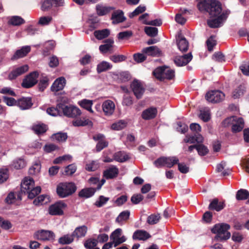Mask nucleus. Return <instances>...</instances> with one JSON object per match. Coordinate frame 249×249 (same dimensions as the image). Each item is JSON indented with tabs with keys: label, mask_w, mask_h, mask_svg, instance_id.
<instances>
[{
	"label": "nucleus",
	"mask_w": 249,
	"mask_h": 249,
	"mask_svg": "<svg viewBox=\"0 0 249 249\" xmlns=\"http://www.w3.org/2000/svg\"><path fill=\"white\" fill-rule=\"evenodd\" d=\"M197 7L202 13H209L211 17L218 16L222 11L221 3L215 0H199Z\"/></svg>",
	"instance_id": "obj_1"
},
{
	"label": "nucleus",
	"mask_w": 249,
	"mask_h": 249,
	"mask_svg": "<svg viewBox=\"0 0 249 249\" xmlns=\"http://www.w3.org/2000/svg\"><path fill=\"white\" fill-rule=\"evenodd\" d=\"M230 229V225L226 223H221L215 225L211 229L213 233L216 234L215 238L217 239L227 240L231 237V233L228 231Z\"/></svg>",
	"instance_id": "obj_2"
},
{
	"label": "nucleus",
	"mask_w": 249,
	"mask_h": 249,
	"mask_svg": "<svg viewBox=\"0 0 249 249\" xmlns=\"http://www.w3.org/2000/svg\"><path fill=\"white\" fill-rule=\"evenodd\" d=\"M76 190V186L72 182L59 183L56 188V193L61 198L68 197L73 194Z\"/></svg>",
	"instance_id": "obj_3"
},
{
	"label": "nucleus",
	"mask_w": 249,
	"mask_h": 249,
	"mask_svg": "<svg viewBox=\"0 0 249 249\" xmlns=\"http://www.w3.org/2000/svg\"><path fill=\"white\" fill-rule=\"evenodd\" d=\"M153 73L155 77L160 81H163L165 79L172 80L175 76L174 70L165 67L157 68Z\"/></svg>",
	"instance_id": "obj_4"
},
{
	"label": "nucleus",
	"mask_w": 249,
	"mask_h": 249,
	"mask_svg": "<svg viewBox=\"0 0 249 249\" xmlns=\"http://www.w3.org/2000/svg\"><path fill=\"white\" fill-rule=\"evenodd\" d=\"M179 161L178 159L176 156L161 157L154 161V164L157 167L165 166L171 168Z\"/></svg>",
	"instance_id": "obj_5"
},
{
	"label": "nucleus",
	"mask_w": 249,
	"mask_h": 249,
	"mask_svg": "<svg viewBox=\"0 0 249 249\" xmlns=\"http://www.w3.org/2000/svg\"><path fill=\"white\" fill-rule=\"evenodd\" d=\"M67 204L62 201L55 202L49 208V213L52 215H61L64 214V210L67 208Z\"/></svg>",
	"instance_id": "obj_6"
},
{
	"label": "nucleus",
	"mask_w": 249,
	"mask_h": 249,
	"mask_svg": "<svg viewBox=\"0 0 249 249\" xmlns=\"http://www.w3.org/2000/svg\"><path fill=\"white\" fill-rule=\"evenodd\" d=\"M225 94L220 90H212L208 92L206 95V99L213 103H219L224 100Z\"/></svg>",
	"instance_id": "obj_7"
},
{
	"label": "nucleus",
	"mask_w": 249,
	"mask_h": 249,
	"mask_svg": "<svg viewBox=\"0 0 249 249\" xmlns=\"http://www.w3.org/2000/svg\"><path fill=\"white\" fill-rule=\"evenodd\" d=\"M230 13L229 11H226L218 16L216 18L208 19L207 22L208 26L212 28L220 27L222 23L227 19Z\"/></svg>",
	"instance_id": "obj_8"
},
{
	"label": "nucleus",
	"mask_w": 249,
	"mask_h": 249,
	"mask_svg": "<svg viewBox=\"0 0 249 249\" xmlns=\"http://www.w3.org/2000/svg\"><path fill=\"white\" fill-rule=\"evenodd\" d=\"M38 73L36 71L31 72L23 80L21 86L25 88H30L37 83Z\"/></svg>",
	"instance_id": "obj_9"
},
{
	"label": "nucleus",
	"mask_w": 249,
	"mask_h": 249,
	"mask_svg": "<svg viewBox=\"0 0 249 249\" xmlns=\"http://www.w3.org/2000/svg\"><path fill=\"white\" fill-rule=\"evenodd\" d=\"M34 238L42 241H53L55 234L51 231L42 230L35 233Z\"/></svg>",
	"instance_id": "obj_10"
},
{
	"label": "nucleus",
	"mask_w": 249,
	"mask_h": 249,
	"mask_svg": "<svg viewBox=\"0 0 249 249\" xmlns=\"http://www.w3.org/2000/svg\"><path fill=\"white\" fill-rule=\"evenodd\" d=\"M122 230L120 228L116 229L110 235V238L112 240L115 247L124 242L126 238L124 235H122Z\"/></svg>",
	"instance_id": "obj_11"
},
{
	"label": "nucleus",
	"mask_w": 249,
	"mask_h": 249,
	"mask_svg": "<svg viewBox=\"0 0 249 249\" xmlns=\"http://www.w3.org/2000/svg\"><path fill=\"white\" fill-rule=\"evenodd\" d=\"M62 111L64 115L70 118H76L81 114V110L73 106H65L63 104Z\"/></svg>",
	"instance_id": "obj_12"
},
{
	"label": "nucleus",
	"mask_w": 249,
	"mask_h": 249,
	"mask_svg": "<svg viewBox=\"0 0 249 249\" xmlns=\"http://www.w3.org/2000/svg\"><path fill=\"white\" fill-rule=\"evenodd\" d=\"M130 87L136 98L138 99L141 98L145 91V89L142 83L138 80H134Z\"/></svg>",
	"instance_id": "obj_13"
},
{
	"label": "nucleus",
	"mask_w": 249,
	"mask_h": 249,
	"mask_svg": "<svg viewBox=\"0 0 249 249\" xmlns=\"http://www.w3.org/2000/svg\"><path fill=\"white\" fill-rule=\"evenodd\" d=\"M29 70V67L27 65L16 68L14 69L8 74V79L10 80H13L16 79L18 76L24 74Z\"/></svg>",
	"instance_id": "obj_14"
},
{
	"label": "nucleus",
	"mask_w": 249,
	"mask_h": 249,
	"mask_svg": "<svg viewBox=\"0 0 249 249\" xmlns=\"http://www.w3.org/2000/svg\"><path fill=\"white\" fill-rule=\"evenodd\" d=\"M191 53L182 56H177L174 59V62L178 66H183L187 65L192 59Z\"/></svg>",
	"instance_id": "obj_15"
},
{
	"label": "nucleus",
	"mask_w": 249,
	"mask_h": 249,
	"mask_svg": "<svg viewBox=\"0 0 249 249\" xmlns=\"http://www.w3.org/2000/svg\"><path fill=\"white\" fill-rule=\"evenodd\" d=\"M102 107L105 115L110 116L114 112L115 105L111 100H107L103 103Z\"/></svg>",
	"instance_id": "obj_16"
},
{
	"label": "nucleus",
	"mask_w": 249,
	"mask_h": 249,
	"mask_svg": "<svg viewBox=\"0 0 249 249\" xmlns=\"http://www.w3.org/2000/svg\"><path fill=\"white\" fill-rule=\"evenodd\" d=\"M31 47L30 46H25L21 47L20 49L17 50L14 54L11 57L12 60H15L26 56L31 51Z\"/></svg>",
	"instance_id": "obj_17"
},
{
	"label": "nucleus",
	"mask_w": 249,
	"mask_h": 249,
	"mask_svg": "<svg viewBox=\"0 0 249 249\" xmlns=\"http://www.w3.org/2000/svg\"><path fill=\"white\" fill-rule=\"evenodd\" d=\"M176 40L178 49L182 52H186L188 49L189 43L181 33L178 35Z\"/></svg>",
	"instance_id": "obj_18"
},
{
	"label": "nucleus",
	"mask_w": 249,
	"mask_h": 249,
	"mask_svg": "<svg viewBox=\"0 0 249 249\" xmlns=\"http://www.w3.org/2000/svg\"><path fill=\"white\" fill-rule=\"evenodd\" d=\"M21 192L26 193V192L35 186V181L32 178L29 177H25L23 178L21 182Z\"/></svg>",
	"instance_id": "obj_19"
},
{
	"label": "nucleus",
	"mask_w": 249,
	"mask_h": 249,
	"mask_svg": "<svg viewBox=\"0 0 249 249\" xmlns=\"http://www.w3.org/2000/svg\"><path fill=\"white\" fill-rule=\"evenodd\" d=\"M158 113L156 107H151L144 110L142 113V118L145 120H151L155 118Z\"/></svg>",
	"instance_id": "obj_20"
},
{
	"label": "nucleus",
	"mask_w": 249,
	"mask_h": 249,
	"mask_svg": "<svg viewBox=\"0 0 249 249\" xmlns=\"http://www.w3.org/2000/svg\"><path fill=\"white\" fill-rule=\"evenodd\" d=\"M119 169L115 165H111L103 172L104 177L107 179L117 177L119 174Z\"/></svg>",
	"instance_id": "obj_21"
},
{
	"label": "nucleus",
	"mask_w": 249,
	"mask_h": 249,
	"mask_svg": "<svg viewBox=\"0 0 249 249\" xmlns=\"http://www.w3.org/2000/svg\"><path fill=\"white\" fill-rule=\"evenodd\" d=\"M66 85V79L64 77L57 78L52 84L51 89L52 91L57 92L62 90Z\"/></svg>",
	"instance_id": "obj_22"
},
{
	"label": "nucleus",
	"mask_w": 249,
	"mask_h": 249,
	"mask_svg": "<svg viewBox=\"0 0 249 249\" xmlns=\"http://www.w3.org/2000/svg\"><path fill=\"white\" fill-rule=\"evenodd\" d=\"M32 105V99L30 97H22L18 100L17 106L22 110L28 109Z\"/></svg>",
	"instance_id": "obj_23"
},
{
	"label": "nucleus",
	"mask_w": 249,
	"mask_h": 249,
	"mask_svg": "<svg viewBox=\"0 0 249 249\" xmlns=\"http://www.w3.org/2000/svg\"><path fill=\"white\" fill-rule=\"evenodd\" d=\"M142 53L147 56H157L161 54V51L156 46H152L144 48L142 50Z\"/></svg>",
	"instance_id": "obj_24"
},
{
	"label": "nucleus",
	"mask_w": 249,
	"mask_h": 249,
	"mask_svg": "<svg viewBox=\"0 0 249 249\" xmlns=\"http://www.w3.org/2000/svg\"><path fill=\"white\" fill-rule=\"evenodd\" d=\"M111 19L113 24H117L124 21L125 18L124 16L123 12L122 10H119L114 11L112 13Z\"/></svg>",
	"instance_id": "obj_25"
},
{
	"label": "nucleus",
	"mask_w": 249,
	"mask_h": 249,
	"mask_svg": "<svg viewBox=\"0 0 249 249\" xmlns=\"http://www.w3.org/2000/svg\"><path fill=\"white\" fill-rule=\"evenodd\" d=\"M151 235L147 231L143 230H137L133 235V239L139 240H146L149 238Z\"/></svg>",
	"instance_id": "obj_26"
},
{
	"label": "nucleus",
	"mask_w": 249,
	"mask_h": 249,
	"mask_svg": "<svg viewBox=\"0 0 249 249\" xmlns=\"http://www.w3.org/2000/svg\"><path fill=\"white\" fill-rule=\"evenodd\" d=\"M88 231V228L85 225L78 227L75 228L72 232L74 237L79 239L86 236Z\"/></svg>",
	"instance_id": "obj_27"
},
{
	"label": "nucleus",
	"mask_w": 249,
	"mask_h": 249,
	"mask_svg": "<svg viewBox=\"0 0 249 249\" xmlns=\"http://www.w3.org/2000/svg\"><path fill=\"white\" fill-rule=\"evenodd\" d=\"M244 127V121L242 118L236 117L235 122L232 127V131L236 133L241 131Z\"/></svg>",
	"instance_id": "obj_28"
},
{
	"label": "nucleus",
	"mask_w": 249,
	"mask_h": 249,
	"mask_svg": "<svg viewBox=\"0 0 249 249\" xmlns=\"http://www.w3.org/2000/svg\"><path fill=\"white\" fill-rule=\"evenodd\" d=\"M22 199L21 192H18L16 195L13 192L10 193L5 198V202L8 204H11L16 202L17 200L21 201Z\"/></svg>",
	"instance_id": "obj_29"
},
{
	"label": "nucleus",
	"mask_w": 249,
	"mask_h": 249,
	"mask_svg": "<svg viewBox=\"0 0 249 249\" xmlns=\"http://www.w3.org/2000/svg\"><path fill=\"white\" fill-rule=\"evenodd\" d=\"M26 165V162L23 158H18L12 161L10 167L11 169L19 170L25 167Z\"/></svg>",
	"instance_id": "obj_30"
},
{
	"label": "nucleus",
	"mask_w": 249,
	"mask_h": 249,
	"mask_svg": "<svg viewBox=\"0 0 249 249\" xmlns=\"http://www.w3.org/2000/svg\"><path fill=\"white\" fill-rule=\"evenodd\" d=\"M225 206V204L223 202H219L218 199L215 198L213 199L209 206V209L210 210H214L217 212L222 210Z\"/></svg>",
	"instance_id": "obj_31"
},
{
	"label": "nucleus",
	"mask_w": 249,
	"mask_h": 249,
	"mask_svg": "<svg viewBox=\"0 0 249 249\" xmlns=\"http://www.w3.org/2000/svg\"><path fill=\"white\" fill-rule=\"evenodd\" d=\"M97 188H87L81 190L79 193V196L81 197L89 198L94 195Z\"/></svg>",
	"instance_id": "obj_32"
},
{
	"label": "nucleus",
	"mask_w": 249,
	"mask_h": 249,
	"mask_svg": "<svg viewBox=\"0 0 249 249\" xmlns=\"http://www.w3.org/2000/svg\"><path fill=\"white\" fill-rule=\"evenodd\" d=\"M74 237L72 233L65 234L58 239V242L62 245L70 244L73 242Z\"/></svg>",
	"instance_id": "obj_33"
},
{
	"label": "nucleus",
	"mask_w": 249,
	"mask_h": 249,
	"mask_svg": "<svg viewBox=\"0 0 249 249\" xmlns=\"http://www.w3.org/2000/svg\"><path fill=\"white\" fill-rule=\"evenodd\" d=\"M130 214V212L127 210L121 212L116 218V222L119 224H123L129 219Z\"/></svg>",
	"instance_id": "obj_34"
},
{
	"label": "nucleus",
	"mask_w": 249,
	"mask_h": 249,
	"mask_svg": "<svg viewBox=\"0 0 249 249\" xmlns=\"http://www.w3.org/2000/svg\"><path fill=\"white\" fill-rule=\"evenodd\" d=\"M110 34V31L107 29L101 30H96L94 32V35L98 40H102L107 37Z\"/></svg>",
	"instance_id": "obj_35"
},
{
	"label": "nucleus",
	"mask_w": 249,
	"mask_h": 249,
	"mask_svg": "<svg viewBox=\"0 0 249 249\" xmlns=\"http://www.w3.org/2000/svg\"><path fill=\"white\" fill-rule=\"evenodd\" d=\"M112 65L109 62L103 61L97 66V71L98 73L107 71L112 68Z\"/></svg>",
	"instance_id": "obj_36"
},
{
	"label": "nucleus",
	"mask_w": 249,
	"mask_h": 249,
	"mask_svg": "<svg viewBox=\"0 0 249 249\" xmlns=\"http://www.w3.org/2000/svg\"><path fill=\"white\" fill-rule=\"evenodd\" d=\"M105 44L99 46V50L102 53H107L112 47L114 41L111 39H108L105 40Z\"/></svg>",
	"instance_id": "obj_37"
},
{
	"label": "nucleus",
	"mask_w": 249,
	"mask_h": 249,
	"mask_svg": "<svg viewBox=\"0 0 249 249\" xmlns=\"http://www.w3.org/2000/svg\"><path fill=\"white\" fill-rule=\"evenodd\" d=\"M63 104H58L56 107H50L47 109V112L53 116H56L60 115L59 109L62 110Z\"/></svg>",
	"instance_id": "obj_38"
},
{
	"label": "nucleus",
	"mask_w": 249,
	"mask_h": 249,
	"mask_svg": "<svg viewBox=\"0 0 249 249\" xmlns=\"http://www.w3.org/2000/svg\"><path fill=\"white\" fill-rule=\"evenodd\" d=\"M114 9L112 7H106L100 5L96 6L97 13L99 16L105 15Z\"/></svg>",
	"instance_id": "obj_39"
},
{
	"label": "nucleus",
	"mask_w": 249,
	"mask_h": 249,
	"mask_svg": "<svg viewBox=\"0 0 249 249\" xmlns=\"http://www.w3.org/2000/svg\"><path fill=\"white\" fill-rule=\"evenodd\" d=\"M25 22L24 20L19 16H13L8 20V24L13 26H19Z\"/></svg>",
	"instance_id": "obj_40"
},
{
	"label": "nucleus",
	"mask_w": 249,
	"mask_h": 249,
	"mask_svg": "<svg viewBox=\"0 0 249 249\" xmlns=\"http://www.w3.org/2000/svg\"><path fill=\"white\" fill-rule=\"evenodd\" d=\"M78 104L82 107L85 108L87 110L93 112L91 107L93 105L92 100L83 99L79 101Z\"/></svg>",
	"instance_id": "obj_41"
},
{
	"label": "nucleus",
	"mask_w": 249,
	"mask_h": 249,
	"mask_svg": "<svg viewBox=\"0 0 249 249\" xmlns=\"http://www.w3.org/2000/svg\"><path fill=\"white\" fill-rule=\"evenodd\" d=\"M32 129L37 134H40L45 133L47 129V126L43 124H34L32 126Z\"/></svg>",
	"instance_id": "obj_42"
},
{
	"label": "nucleus",
	"mask_w": 249,
	"mask_h": 249,
	"mask_svg": "<svg viewBox=\"0 0 249 249\" xmlns=\"http://www.w3.org/2000/svg\"><path fill=\"white\" fill-rule=\"evenodd\" d=\"M41 189L40 186L32 187L29 191L26 192L28 194V197L30 199H33L41 192Z\"/></svg>",
	"instance_id": "obj_43"
},
{
	"label": "nucleus",
	"mask_w": 249,
	"mask_h": 249,
	"mask_svg": "<svg viewBox=\"0 0 249 249\" xmlns=\"http://www.w3.org/2000/svg\"><path fill=\"white\" fill-rule=\"evenodd\" d=\"M128 159V156L124 152H118L114 155V160L120 162H123Z\"/></svg>",
	"instance_id": "obj_44"
},
{
	"label": "nucleus",
	"mask_w": 249,
	"mask_h": 249,
	"mask_svg": "<svg viewBox=\"0 0 249 249\" xmlns=\"http://www.w3.org/2000/svg\"><path fill=\"white\" fill-rule=\"evenodd\" d=\"M68 136L66 133L58 132L52 135V138L58 142H61L66 141Z\"/></svg>",
	"instance_id": "obj_45"
},
{
	"label": "nucleus",
	"mask_w": 249,
	"mask_h": 249,
	"mask_svg": "<svg viewBox=\"0 0 249 249\" xmlns=\"http://www.w3.org/2000/svg\"><path fill=\"white\" fill-rule=\"evenodd\" d=\"M97 241L94 238H89L87 239L84 243V246L87 249H93L95 248L97 245Z\"/></svg>",
	"instance_id": "obj_46"
},
{
	"label": "nucleus",
	"mask_w": 249,
	"mask_h": 249,
	"mask_svg": "<svg viewBox=\"0 0 249 249\" xmlns=\"http://www.w3.org/2000/svg\"><path fill=\"white\" fill-rule=\"evenodd\" d=\"M53 21V17L51 16H42L39 18L38 24L44 26L50 24Z\"/></svg>",
	"instance_id": "obj_47"
},
{
	"label": "nucleus",
	"mask_w": 249,
	"mask_h": 249,
	"mask_svg": "<svg viewBox=\"0 0 249 249\" xmlns=\"http://www.w3.org/2000/svg\"><path fill=\"white\" fill-rule=\"evenodd\" d=\"M249 197V192L244 189L239 190L236 195V198L237 200H245Z\"/></svg>",
	"instance_id": "obj_48"
},
{
	"label": "nucleus",
	"mask_w": 249,
	"mask_h": 249,
	"mask_svg": "<svg viewBox=\"0 0 249 249\" xmlns=\"http://www.w3.org/2000/svg\"><path fill=\"white\" fill-rule=\"evenodd\" d=\"M133 36V32L131 31H126L120 32L118 35V39L120 40H128Z\"/></svg>",
	"instance_id": "obj_49"
},
{
	"label": "nucleus",
	"mask_w": 249,
	"mask_h": 249,
	"mask_svg": "<svg viewBox=\"0 0 249 249\" xmlns=\"http://www.w3.org/2000/svg\"><path fill=\"white\" fill-rule=\"evenodd\" d=\"M160 218V215L159 213L152 214L150 215L147 219V222L150 225L157 224Z\"/></svg>",
	"instance_id": "obj_50"
},
{
	"label": "nucleus",
	"mask_w": 249,
	"mask_h": 249,
	"mask_svg": "<svg viewBox=\"0 0 249 249\" xmlns=\"http://www.w3.org/2000/svg\"><path fill=\"white\" fill-rule=\"evenodd\" d=\"M48 200V196L46 195H40L33 201V203L35 205H43L47 203Z\"/></svg>",
	"instance_id": "obj_51"
},
{
	"label": "nucleus",
	"mask_w": 249,
	"mask_h": 249,
	"mask_svg": "<svg viewBox=\"0 0 249 249\" xmlns=\"http://www.w3.org/2000/svg\"><path fill=\"white\" fill-rule=\"evenodd\" d=\"M41 164L39 163H35L29 169V174L32 176L37 175L40 171Z\"/></svg>",
	"instance_id": "obj_52"
},
{
	"label": "nucleus",
	"mask_w": 249,
	"mask_h": 249,
	"mask_svg": "<svg viewBox=\"0 0 249 249\" xmlns=\"http://www.w3.org/2000/svg\"><path fill=\"white\" fill-rule=\"evenodd\" d=\"M199 117L204 122H208L211 118L210 110L209 109L201 110Z\"/></svg>",
	"instance_id": "obj_53"
},
{
	"label": "nucleus",
	"mask_w": 249,
	"mask_h": 249,
	"mask_svg": "<svg viewBox=\"0 0 249 249\" xmlns=\"http://www.w3.org/2000/svg\"><path fill=\"white\" fill-rule=\"evenodd\" d=\"M126 126V123L123 120H120L111 125V128L115 130H121Z\"/></svg>",
	"instance_id": "obj_54"
},
{
	"label": "nucleus",
	"mask_w": 249,
	"mask_h": 249,
	"mask_svg": "<svg viewBox=\"0 0 249 249\" xmlns=\"http://www.w3.org/2000/svg\"><path fill=\"white\" fill-rule=\"evenodd\" d=\"M144 32L149 36L154 37L158 35V30L156 27H145Z\"/></svg>",
	"instance_id": "obj_55"
},
{
	"label": "nucleus",
	"mask_w": 249,
	"mask_h": 249,
	"mask_svg": "<svg viewBox=\"0 0 249 249\" xmlns=\"http://www.w3.org/2000/svg\"><path fill=\"white\" fill-rule=\"evenodd\" d=\"M235 119L236 116H233L228 117L222 122V124L225 127L229 126H231L232 127L234 122H235Z\"/></svg>",
	"instance_id": "obj_56"
},
{
	"label": "nucleus",
	"mask_w": 249,
	"mask_h": 249,
	"mask_svg": "<svg viewBox=\"0 0 249 249\" xmlns=\"http://www.w3.org/2000/svg\"><path fill=\"white\" fill-rule=\"evenodd\" d=\"M92 123L89 119L76 120L72 122V124L75 126H86Z\"/></svg>",
	"instance_id": "obj_57"
},
{
	"label": "nucleus",
	"mask_w": 249,
	"mask_h": 249,
	"mask_svg": "<svg viewBox=\"0 0 249 249\" xmlns=\"http://www.w3.org/2000/svg\"><path fill=\"white\" fill-rule=\"evenodd\" d=\"M76 170L77 167L74 163L70 164L65 168V175L71 176L76 172Z\"/></svg>",
	"instance_id": "obj_58"
},
{
	"label": "nucleus",
	"mask_w": 249,
	"mask_h": 249,
	"mask_svg": "<svg viewBox=\"0 0 249 249\" xmlns=\"http://www.w3.org/2000/svg\"><path fill=\"white\" fill-rule=\"evenodd\" d=\"M134 60L138 63H142L145 61L146 59V55L145 53H136L133 55Z\"/></svg>",
	"instance_id": "obj_59"
},
{
	"label": "nucleus",
	"mask_w": 249,
	"mask_h": 249,
	"mask_svg": "<svg viewBox=\"0 0 249 249\" xmlns=\"http://www.w3.org/2000/svg\"><path fill=\"white\" fill-rule=\"evenodd\" d=\"M99 168V165L95 161H92L86 164L85 169L89 172L94 171Z\"/></svg>",
	"instance_id": "obj_60"
},
{
	"label": "nucleus",
	"mask_w": 249,
	"mask_h": 249,
	"mask_svg": "<svg viewBox=\"0 0 249 249\" xmlns=\"http://www.w3.org/2000/svg\"><path fill=\"white\" fill-rule=\"evenodd\" d=\"M196 150L198 154L200 156H205L209 152L208 148L203 144H197L196 146Z\"/></svg>",
	"instance_id": "obj_61"
},
{
	"label": "nucleus",
	"mask_w": 249,
	"mask_h": 249,
	"mask_svg": "<svg viewBox=\"0 0 249 249\" xmlns=\"http://www.w3.org/2000/svg\"><path fill=\"white\" fill-rule=\"evenodd\" d=\"M145 10V6L140 5L138 7H137L134 11H133L132 13L130 14L129 17L130 18H132L136 16L139 14L144 12Z\"/></svg>",
	"instance_id": "obj_62"
},
{
	"label": "nucleus",
	"mask_w": 249,
	"mask_h": 249,
	"mask_svg": "<svg viewBox=\"0 0 249 249\" xmlns=\"http://www.w3.org/2000/svg\"><path fill=\"white\" fill-rule=\"evenodd\" d=\"M109 200L108 197H105L103 196H99L98 199L95 202V205L97 207H101L105 204Z\"/></svg>",
	"instance_id": "obj_63"
},
{
	"label": "nucleus",
	"mask_w": 249,
	"mask_h": 249,
	"mask_svg": "<svg viewBox=\"0 0 249 249\" xmlns=\"http://www.w3.org/2000/svg\"><path fill=\"white\" fill-rule=\"evenodd\" d=\"M216 41L214 39L213 36H211L206 41V44L208 50L209 52H212L213 50L214 46L216 45Z\"/></svg>",
	"instance_id": "obj_64"
}]
</instances>
